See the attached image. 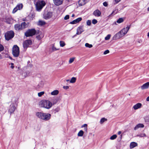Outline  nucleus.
Segmentation results:
<instances>
[{"label":"nucleus","instance_id":"obj_1","mask_svg":"<svg viewBox=\"0 0 149 149\" xmlns=\"http://www.w3.org/2000/svg\"><path fill=\"white\" fill-rule=\"evenodd\" d=\"M36 116L42 120L47 121L51 118V115L49 113H44L42 112H37L36 113Z\"/></svg>","mask_w":149,"mask_h":149},{"label":"nucleus","instance_id":"obj_2","mask_svg":"<svg viewBox=\"0 0 149 149\" xmlns=\"http://www.w3.org/2000/svg\"><path fill=\"white\" fill-rule=\"evenodd\" d=\"M39 106L47 109H49L52 107L51 102L49 100H43L40 101L39 104Z\"/></svg>","mask_w":149,"mask_h":149},{"label":"nucleus","instance_id":"obj_3","mask_svg":"<svg viewBox=\"0 0 149 149\" xmlns=\"http://www.w3.org/2000/svg\"><path fill=\"white\" fill-rule=\"evenodd\" d=\"M36 9L38 12L40 11L46 3L45 1L40 0H36L35 2Z\"/></svg>","mask_w":149,"mask_h":149},{"label":"nucleus","instance_id":"obj_4","mask_svg":"<svg viewBox=\"0 0 149 149\" xmlns=\"http://www.w3.org/2000/svg\"><path fill=\"white\" fill-rule=\"evenodd\" d=\"M130 27V26H127L123 29L121 31H120L115 36V37H122L124 36L125 35Z\"/></svg>","mask_w":149,"mask_h":149},{"label":"nucleus","instance_id":"obj_5","mask_svg":"<svg viewBox=\"0 0 149 149\" xmlns=\"http://www.w3.org/2000/svg\"><path fill=\"white\" fill-rule=\"evenodd\" d=\"M54 16V14L53 12L49 11L45 12L43 13V17L46 20H48L52 18Z\"/></svg>","mask_w":149,"mask_h":149},{"label":"nucleus","instance_id":"obj_6","mask_svg":"<svg viewBox=\"0 0 149 149\" xmlns=\"http://www.w3.org/2000/svg\"><path fill=\"white\" fill-rule=\"evenodd\" d=\"M12 54L15 57H17L19 55V48L17 45H14L13 47Z\"/></svg>","mask_w":149,"mask_h":149},{"label":"nucleus","instance_id":"obj_7","mask_svg":"<svg viewBox=\"0 0 149 149\" xmlns=\"http://www.w3.org/2000/svg\"><path fill=\"white\" fill-rule=\"evenodd\" d=\"M32 43V42L31 40H27L24 41L23 43L24 50L26 51L27 48L30 47Z\"/></svg>","mask_w":149,"mask_h":149},{"label":"nucleus","instance_id":"obj_8","mask_svg":"<svg viewBox=\"0 0 149 149\" xmlns=\"http://www.w3.org/2000/svg\"><path fill=\"white\" fill-rule=\"evenodd\" d=\"M36 31L35 29H32L28 30L25 33L26 37L32 36L35 35Z\"/></svg>","mask_w":149,"mask_h":149},{"label":"nucleus","instance_id":"obj_9","mask_svg":"<svg viewBox=\"0 0 149 149\" xmlns=\"http://www.w3.org/2000/svg\"><path fill=\"white\" fill-rule=\"evenodd\" d=\"M16 109V107L15 106V104L13 103L10 105L8 112L10 114H11L14 113Z\"/></svg>","mask_w":149,"mask_h":149},{"label":"nucleus","instance_id":"obj_10","mask_svg":"<svg viewBox=\"0 0 149 149\" xmlns=\"http://www.w3.org/2000/svg\"><path fill=\"white\" fill-rule=\"evenodd\" d=\"M23 8V5L21 3L18 4L16 7L13 9L12 11L13 13H15L18 10L21 9Z\"/></svg>","mask_w":149,"mask_h":149},{"label":"nucleus","instance_id":"obj_11","mask_svg":"<svg viewBox=\"0 0 149 149\" xmlns=\"http://www.w3.org/2000/svg\"><path fill=\"white\" fill-rule=\"evenodd\" d=\"M14 33L13 31H10L6 32L5 35V37H13Z\"/></svg>","mask_w":149,"mask_h":149},{"label":"nucleus","instance_id":"obj_12","mask_svg":"<svg viewBox=\"0 0 149 149\" xmlns=\"http://www.w3.org/2000/svg\"><path fill=\"white\" fill-rule=\"evenodd\" d=\"M31 74V72L30 71L27 70L26 72H23L22 75L24 78H25L30 76Z\"/></svg>","mask_w":149,"mask_h":149},{"label":"nucleus","instance_id":"obj_13","mask_svg":"<svg viewBox=\"0 0 149 149\" xmlns=\"http://www.w3.org/2000/svg\"><path fill=\"white\" fill-rule=\"evenodd\" d=\"M93 14L95 17H99L101 15V12L99 10L97 9L94 11Z\"/></svg>","mask_w":149,"mask_h":149},{"label":"nucleus","instance_id":"obj_14","mask_svg":"<svg viewBox=\"0 0 149 149\" xmlns=\"http://www.w3.org/2000/svg\"><path fill=\"white\" fill-rule=\"evenodd\" d=\"M84 30L83 26H79L77 29L76 34L77 35L80 34L82 32L84 31Z\"/></svg>","mask_w":149,"mask_h":149},{"label":"nucleus","instance_id":"obj_15","mask_svg":"<svg viewBox=\"0 0 149 149\" xmlns=\"http://www.w3.org/2000/svg\"><path fill=\"white\" fill-rule=\"evenodd\" d=\"M54 3L56 6L60 5L63 3V0H53Z\"/></svg>","mask_w":149,"mask_h":149},{"label":"nucleus","instance_id":"obj_16","mask_svg":"<svg viewBox=\"0 0 149 149\" xmlns=\"http://www.w3.org/2000/svg\"><path fill=\"white\" fill-rule=\"evenodd\" d=\"M149 87V82H147L144 84L141 87V88L142 90L148 89Z\"/></svg>","mask_w":149,"mask_h":149},{"label":"nucleus","instance_id":"obj_17","mask_svg":"<svg viewBox=\"0 0 149 149\" xmlns=\"http://www.w3.org/2000/svg\"><path fill=\"white\" fill-rule=\"evenodd\" d=\"M82 20V18L81 17H79L77 19L74 20L70 22V23L71 24H75L79 22Z\"/></svg>","mask_w":149,"mask_h":149},{"label":"nucleus","instance_id":"obj_18","mask_svg":"<svg viewBox=\"0 0 149 149\" xmlns=\"http://www.w3.org/2000/svg\"><path fill=\"white\" fill-rule=\"evenodd\" d=\"M15 29L17 31L21 30L22 29V25L19 24H17L15 25Z\"/></svg>","mask_w":149,"mask_h":149},{"label":"nucleus","instance_id":"obj_19","mask_svg":"<svg viewBox=\"0 0 149 149\" xmlns=\"http://www.w3.org/2000/svg\"><path fill=\"white\" fill-rule=\"evenodd\" d=\"M142 106L141 104L140 103H138L134 105L133 108L134 110H136L140 108Z\"/></svg>","mask_w":149,"mask_h":149},{"label":"nucleus","instance_id":"obj_20","mask_svg":"<svg viewBox=\"0 0 149 149\" xmlns=\"http://www.w3.org/2000/svg\"><path fill=\"white\" fill-rule=\"evenodd\" d=\"M21 24L22 29H23L28 27V26L29 25V23L28 22L27 23L24 22L22 23Z\"/></svg>","mask_w":149,"mask_h":149},{"label":"nucleus","instance_id":"obj_21","mask_svg":"<svg viewBox=\"0 0 149 149\" xmlns=\"http://www.w3.org/2000/svg\"><path fill=\"white\" fill-rule=\"evenodd\" d=\"M138 145L137 143L135 142H132L130 144V148L131 149L137 146Z\"/></svg>","mask_w":149,"mask_h":149},{"label":"nucleus","instance_id":"obj_22","mask_svg":"<svg viewBox=\"0 0 149 149\" xmlns=\"http://www.w3.org/2000/svg\"><path fill=\"white\" fill-rule=\"evenodd\" d=\"M86 3L85 0H79L78 2L79 5L80 6H82L85 4Z\"/></svg>","mask_w":149,"mask_h":149},{"label":"nucleus","instance_id":"obj_23","mask_svg":"<svg viewBox=\"0 0 149 149\" xmlns=\"http://www.w3.org/2000/svg\"><path fill=\"white\" fill-rule=\"evenodd\" d=\"M144 125L142 124H139L137 125L134 128V130H136L139 128H142L144 127Z\"/></svg>","mask_w":149,"mask_h":149},{"label":"nucleus","instance_id":"obj_24","mask_svg":"<svg viewBox=\"0 0 149 149\" xmlns=\"http://www.w3.org/2000/svg\"><path fill=\"white\" fill-rule=\"evenodd\" d=\"M46 22L45 21L42 20H39L37 23V24L39 26H43L45 25Z\"/></svg>","mask_w":149,"mask_h":149},{"label":"nucleus","instance_id":"obj_25","mask_svg":"<svg viewBox=\"0 0 149 149\" xmlns=\"http://www.w3.org/2000/svg\"><path fill=\"white\" fill-rule=\"evenodd\" d=\"M58 102V99L57 98H54L52 100L51 103L52 106L56 104Z\"/></svg>","mask_w":149,"mask_h":149},{"label":"nucleus","instance_id":"obj_26","mask_svg":"<svg viewBox=\"0 0 149 149\" xmlns=\"http://www.w3.org/2000/svg\"><path fill=\"white\" fill-rule=\"evenodd\" d=\"M59 93V91L58 90H55L52 92L51 94L52 95H57Z\"/></svg>","mask_w":149,"mask_h":149},{"label":"nucleus","instance_id":"obj_27","mask_svg":"<svg viewBox=\"0 0 149 149\" xmlns=\"http://www.w3.org/2000/svg\"><path fill=\"white\" fill-rule=\"evenodd\" d=\"M44 85L43 82L41 81H40L37 86V87L38 88H42Z\"/></svg>","mask_w":149,"mask_h":149},{"label":"nucleus","instance_id":"obj_28","mask_svg":"<svg viewBox=\"0 0 149 149\" xmlns=\"http://www.w3.org/2000/svg\"><path fill=\"white\" fill-rule=\"evenodd\" d=\"M59 49L57 48L54 46V44L52 45V52H54Z\"/></svg>","mask_w":149,"mask_h":149},{"label":"nucleus","instance_id":"obj_29","mask_svg":"<svg viewBox=\"0 0 149 149\" xmlns=\"http://www.w3.org/2000/svg\"><path fill=\"white\" fill-rule=\"evenodd\" d=\"M77 79L76 77H72L70 80V82L71 83H73L76 82Z\"/></svg>","mask_w":149,"mask_h":149},{"label":"nucleus","instance_id":"obj_30","mask_svg":"<svg viewBox=\"0 0 149 149\" xmlns=\"http://www.w3.org/2000/svg\"><path fill=\"white\" fill-rule=\"evenodd\" d=\"M84 134V132L83 131L81 130L78 133L77 135L79 136H82Z\"/></svg>","mask_w":149,"mask_h":149},{"label":"nucleus","instance_id":"obj_31","mask_svg":"<svg viewBox=\"0 0 149 149\" xmlns=\"http://www.w3.org/2000/svg\"><path fill=\"white\" fill-rule=\"evenodd\" d=\"M75 59V58L74 57L70 58L69 61V63L71 64L74 61Z\"/></svg>","mask_w":149,"mask_h":149},{"label":"nucleus","instance_id":"obj_32","mask_svg":"<svg viewBox=\"0 0 149 149\" xmlns=\"http://www.w3.org/2000/svg\"><path fill=\"white\" fill-rule=\"evenodd\" d=\"M59 43H60V46L61 47H63L65 45V42L64 41H60Z\"/></svg>","mask_w":149,"mask_h":149},{"label":"nucleus","instance_id":"obj_33","mask_svg":"<svg viewBox=\"0 0 149 149\" xmlns=\"http://www.w3.org/2000/svg\"><path fill=\"white\" fill-rule=\"evenodd\" d=\"M124 21V20L122 18H119L117 21V22L118 24Z\"/></svg>","mask_w":149,"mask_h":149},{"label":"nucleus","instance_id":"obj_34","mask_svg":"<svg viewBox=\"0 0 149 149\" xmlns=\"http://www.w3.org/2000/svg\"><path fill=\"white\" fill-rule=\"evenodd\" d=\"M107 119L106 118H103L101 119L100 120V123L101 124H102L103 123H104L105 121H107Z\"/></svg>","mask_w":149,"mask_h":149},{"label":"nucleus","instance_id":"obj_35","mask_svg":"<svg viewBox=\"0 0 149 149\" xmlns=\"http://www.w3.org/2000/svg\"><path fill=\"white\" fill-rule=\"evenodd\" d=\"M13 19L11 18H9L6 20V22L8 24H10L12 22Z\"/></svg>","mask_w":149,"mask_h":149},{"label":"nucleus","instance_id":"obj_36","mask_svg":"<svg viewBox=\"0 0 149 149\" xmlns=\"http://www.w3.org/2000/svg\"><path fill=\"white\" fill-rule=\"evenodd\" d=\"M117 137V136L116 135V134H114L112 136L110 137V139L111 140H113L115 139Z\"/></svg>","mask_w":149,"mask_h":149},{"label":"nucleus","instance_id":"obj_37","mask_svg":"<svg viewBox=\"0 0 149 149\" xmlns=\"http://www.w3.org/2000/svg\"><path fill=\"white\" fill-rule=\"evenodd\" d=\"M137 136L139 137H146V135L144 133L141 134L139 135H137Z\"/></svg>","mask_w":149,"mask_h":149},{"label":"nucleus","instance_id":"obj_38","mask_svg":"<svg viewBox=\"0 0 149 149\" xmlns=\"http://www.w3.org/2000/svg\"><path fill=\"white\" fill-rule=\"evenodd\" d=\"M85 47H88V48H91L93 47V45L91 44H89L88 43H86L85 44Z\"/></svg>","mask_w":149,"mask_h":149},{"label":"nucleus","instance_id":"obj_39","mask_svg":"<svg viewBox=\"0 0 149 149\" xmlns=\"http://www.w3.org/2000/svg\"><path fill=\"white\" fill-rule=\"evenodd\" d=\"M87 125L86 124H84L81 126V127H84L85 128L84 129V130L86 131H87Z\"/></svg>","mask_w":149,"mask_h":149},{"label":"nucleus","instance_id":"obj_40","mask_svg":"<svg viewBox=\"0 0 149 149\" xmlns=\"http://www.w3.org/2000/svg\"><path fill=\"white\" fill-rule=\"evenodd\" d=\"M44 93L45 92L44 91H42L38 93V96L40 97H41L42 95H44Z\"/></svg>","mask_w":149,"mask_h":149},{"label":"nucleus","instance_id":"obj_41","mask_svg":"<svg viewBox=\"0 0 149 149\" xmlns=\"http://www.w3.org/2000/svg\"><path fill=\"white\" fill-rule=\"evenodd\" d=\"M146 122H149V116H147L145 118Z\"/></svg>","mask_w":149,"mask_h":149},{"label":"nucleus","instance_id":"obj_42","mask_svg":"<svg viewBox=\"0 0 149 149\" xmlns=\"http://www.w3.org/2000/svg\"><path fill=\"white\" fill-rule=\"evenodd\" d=\"M91 20H88L86 21L87 25L88 26H90L91 24Z\"/></svg>","mask_w":149,"mask_h":149},{"label":"nucleus","instance_id":"obj_43","mask_svg":"<svg viewBox=\"0 0 149 149\" xmlns=\"http://www.w3.org/2000/svg\"><path fill=\"white\" fill-rule=\"evenodd\" d=\"M4 49V47L1 44H0V52L3 51Z\"/></svg>","mask_w":149,"mask_h":149},{"label":"nucleus","instance_id":"obj_44","mask_svg":"<svg viewBox=\"0 0 149 149\" xmlns=\"http://www.w3.org/2000/svg\"><path fill=\"white\" fill-rule=\"evenodd\" d=\"M97 22V21L96 19H93L92 21V23L94 24H96Z\"/></svg>","mask_w":149,"mask_h":149},{"label":"nucleus","instance_id":"obj_45","mask_svg":"<svg viewBox=\"0 0 149 149\" xmlns=\"http://www.w3.org/2000/svg\"><path fill=\"white\" fill-rule=\"evenodd\" d=\"M109 53V50H105L103 53L104 55H106Z\"/></svg>","mask_w":149,"mask_h":149},{"label":"nucleus","instance_id":"obj_46","mask_svg":"<svg viewBox=\"0 0 149 149\" xmlns=\"http://www.w3.org/2000/svg\"><path fill=\"white\" fill-rule=\"evenodd\" d=\"M69 16L68 15H66L64 17V19L65 20H67L69 19Z\"/></svg>","mask_w":149,"mask_h":149},{"label":"nucleus","instance_id":"obj_47","mask_svg":"<svg viewBox=\"0 0 149 149\" xmlns=\"http://www.w3.org/2000/svg\"><path fill=\"white\" fill-rule=\"evenodd\" d=\"M11 65L10 68L12 69H13L14 68V64L13 63H11L10 64Z\"/></svg>","mask_w":149,"mask_h":149},{"label":"nucleus","instance_id":"obj_48","mask_svg":"<svg viewBox=\"0 0 149 149\" xmlns=\"http://www.w3.org/2000/svg\"><path fill=\"white\" fill-rule=\"evenodd\" d=\"M103 5L105 6H108V3L107 2H104L103 3Z\"/></svg>","mask_w":149,"mask_h":149},{"label":"nucleus","instance_id":"obj_49","mask_svg":"<svg viewBox=\"0 0 149 149\" xmlns=\"http://www.w3.org/2000/svg\"><path fill=\"white\" fill-rule=\"evenodd\" d=\"M63 88L65 89H67L69 88V87L68 86H63Z\"/></svg>","mask_w":149,"mask_h":149},{"label":"nucleus","instance_id":"obj_50","mask_svg":"<svg viewBox=\"0 0 149 149\" xmlns=\"http://www.w3.org/2000/svg\"><path fill=\"white\" fill-rule=\"evenodd\" d=\"M121 0H115V2L116 3H118L120 2Z\"/></svg>","mask_w":149,"mask_h":149},{"label":"nucleus","instance_id":"obj_51","mask_svg":"<svg viewBox=\"0 0 149 149\" xmlns=\"http://www.w3.org/2000/svg\"><path fill=\"white\" fill-rule=\"evenodd\" d=\"M114 11H113L112 12V13L109 15V17H110L114 13Z\"/></svg>","mask_w":149,"mask_h":149},{"label":"nucleus","instance_id":"obj_52","mask_svg":"<svg viewBox=\"0 0 149 149\" xmlns=\"http://www.w3.org/2000/svg\"><path fill=\"white\" fill-rule=\"evenodd\" d=\"M5 38L6 40L8 41V40H9L11 38Z\"/></svg>","mask_w":149,"mask_h":149},{"label":"nucleus","instance_id":"obj_53","mask_svg":"<svg viewBox=\"0 0 149 149\" xmlns=\"http://www.w3.org/2000/svg\"><path fill=\"white\" fill-rule=\"evenodd\" d=\"M111 36L110 34H108L106 37H110Z\"/></svg>","mask_w":149,"mask_h":149},{"label":"nucleus","instance_id":"obj_54","mask_svg":"<svg viewBox=\"0 0 149 149\" xmlns=\"http://www.w3.org/2000/svg\"><path fill=\"white\" fill-rule=\"evenodd\" d=\"M110 38H105V40H107L109 39Z\"/></svg>","mask_w":149,"mask_h":149},{"label":"nucleus","instance_id":"obj_55","mask_svg":"<svg viewBox=\"0 0 149 149\" xmlns=\"http://www.w3.org/2000/svg\"><path fill=\"white\" fill-rule=\"evenodd\" d=\"M146 100L147 101H149V96H148L146 98Z\"/></svg>","mask_w":149,"mask_h":149},{"label":"nucleus","instance_id":"obj_56","mask_svg":"<svg viewBox=\"0 0 149 149\" xmlns=\"http://www.w3.org/2000/svg\"><path fill=\"white\" fill-rule=\"evenodd\" d=\"M121 132L120 131H119V132H118V135H120V134H121Z\"/></svg>","mask_w":149,"mask_h":149},{"label":"nucleus","instance_id":"obj_57","mask_svg":"<svg viewBox=\"0 0 149 149\" xmlns=\"http://www.w3.org/2000/svg\"><path fill=\"white\" fill-rule=\"evenodd\" d=\"M2 58L1 55L0 54V59H1Z\"/></svg>","mask_w":149,"mask_h":149},{"label":"nucleus","instance_id":"obj_58","mask_svg":"<svg viewBox=\"0 0 149 149\" xmlns=\"http://www.w3.org/2000/svg\"><path fill=\"white\" fill-rule=\"evenodd\" d=\"M66 81H67V82H68V81H70V80H69V79H67L66 80Z\"/></svg>","mask_w":149,"mask_h":149},{"label":"nucleus","instance_id":"obj_59","mask_svg":"<svg viewBox=\"0 0 149 149\" xmlns=\"http://www.w3.org/2000/svg\"><path fill=\"white\" fill-rule=\"evenodd\" d=\"M147 10L148 11H149V7L148 8Z\"/></svg>","mask_w":149,"mask_h":149},{"label":"nucleus","instance_id":"obj_60","mask_svg":"<svg viewBox=\"0 0 149 149\" xmlns=\"http://www.w3.org/2000/svg\"><path fill=\"white\" fill-rule=\"evenodd\" d=\"M148 37H149V32H148Z\"/></svg>","mask_w":149,"mask_h":149},{"label":"nucleus","instance_id":"obj_61","mask_svg":"<svg viewBox=\"0 0 149 149\" xmlns=\"http://www.w3.org/2000/svg\"><path fill=\"white\" fill-rule=\"evenodd\" d=\"M74 16V14H72V17H73Z\"/></svg>","mask_w":149,"mask_h":149},{"label":"nucleus","instance_id":"obj_62","mask_svg":"<svg viewBox=\"0 0 149 149\" xmlns=\"http://www.w3.org/2000/svg\"><path fill=\"white\" fill-rule=\"evenodd\" d=\"M39 39H38V40H40V39H39L40 38H38Z\"/></svg>","mask_w":149,"mask_h":149},{"label":"nucleus","instance_id":"obj_63","mask_svg":"<svg viewBox=\"0 0 149 149\" xmlns=\"http://www.w3.org/2000/svg\"><path fill=\"white\" fill-rule=\"evenodd\" d=\"M138 42H139V43H140V41H139Z\"/></svg>","mask_w":149,"mask_h":149},{"label":"nucleus","instance_id":"obj_64","mask_svg":"<svg viewBox=\"0 0 149 149\" xmlns=\"http://www.w3.org/2000/svg\"><path fill=\"white\" fill-rule=\"evenodd\" d=\"M29 16L28 17H27V18H29Z\"/></svg>","mask_w":149,"mask_h":149}]
</instances>
